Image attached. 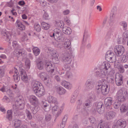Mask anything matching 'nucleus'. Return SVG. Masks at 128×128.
<instances>
[{"label": "nucleus", "mask_w": 128, "mask_h": 128, "mask_svg": "<svg viewBox=\"0 0 128 128\" xmlns=\"http://www.w3.org/2000/svg\"><path fill=\"white\" fill-rule=\"evenodd\" d=\"M41 25L42 28L46 30L48 29L50 26L48 24L44 22H43L41 23Z\"/></svg>", "instance_id": "obj_32"}, {"label": "nucleus", "mask_w": 128, "mask_h": 128, "mask_svg": "<svg viewBox=\"0 0 128 128\" xmlns=\"http://www.w3.org/2000/svg\"><path fill=\"white\" fill-rule=\"evenodd\" d=\"M37 66L38 68L40 70H42L44 68V63L42 61L37 62Z\"/></svg>", "instance_id": "obj_30"}, {"label": "nucleus", "mask_w": 128, "mask_h": 128, "mask_svg": "<svg viewBox=\"0 0 128 128\" xmlns=\"http://www.w3.org/2000/svg\"><path fill=\"white\" fill-rule=\"evenodd\" d=\"M48 102L51 104H56L58 103L57 99L52 96H49L47 98Z\"/></svg>", "instance_id": "obj_14"}, {"label": "nucleus", "mask_w": 128, "mask_h": 128, "mask_svg": "<svg viewBox=\"0 0 128 128\" xmlns=\"http://www.w3.org/2000/svg\"><path fill=\"white\" fill-rule=\"evenodd\" d=\"M5 66H4L0 67V79L4 76V69Z\"/></svg>", "instance_id": "obj_31"}, {"label": "nucleus", "mask_w": 128, "mask_h": 128, "mask_svg": "<svg viewBox=\"0 0 128 128\" xmlns=\"http://www.w3.org/2000/svg\"><path fill=\"white\" fill-rule=\"evenodd\" d=\"M8 88L7 86H3L0 89V90L2 92H6Z\"/></svg>", "instance_id": "obj_56"}, {"label": "nucleus", "mask_w": 128, "mask_h": 128, "mask_svg": "<svg viewBox=\"0 0 128 128\" xmlns=\"http://www.w3.org/2000/svg\"><path fill=\"white\" fill-rule=\"evenodd\" d=\"M12 46L14 48H17L18 47V45L16 41H14L12 42Z\"/></svg>", "instance_id": "obj_62"}, {"label": "nucleus", "mask_w": 128, "mask_h": 128, "mask_svg": "<svg viewBox=\"0 0 128 128\" xmlns=\"http://www.w3.org/2000/svg\"><path fill=\"white\" fill-rule=\"evenodd\" d=\"M116 82L118 86H120L123 83L122 78V75H116Z\"/></svg>", "instance_id": "obj_11"}, {"label": "nucleus", "mask_w": 128, "mask_h": 128, "mask_svg": "<svg viewBox=\"0 0 128 128\" xmlns=\"http://www.w3.org/2000/svg\"><path fill=\"white\" fill-rule=\"evenodd\" d=\"M38 76L41 79L44 81H46L47 80V74L45 72H40L38 74Z\"/></svg>", "instance_id": "obj_20"}, {"label": "nucleus", "mask_w": 128, "mask_h": 128, "mask_svg": "<svg viewBox=\"0 0 128 128\" xmlns=\"http://www.w3.org/2000/svg\"><path fill=\"white\" fill-rule=\"evenodd\" d=\"M34 28L37 32H40L41 30V28L39 24H35L34 25Z\"/></svg>", "instance_id": "obj_47"}, {"label": "nucleus", "mask_w": 128, "mask_h": 128, "mask_svg": "<svg viewBox=\"0 0 128 128\" xmlns=\"http://www.w3.org/2000/svg\"><path fill=\"white\" fill-rule=\"evenodd\" d=\"M22 122L18 119H15L12 121V124L15 128H18L21 126Z\"/></svg>", "instance_id": "obj_13"}, {"label": "nucleus", "mask_w": 128, "mask_h": 128, "mask_svg": "<svg viewBox=\"0 0 128 128\" xmlns=\"http://www.w3.org/2000/svg\"><path fill=\"white\" fill-rule=\"evenodd\" d=\"M97 110L99 114L102 113L104 110V106L102 102H99L97 106Z\"/></svg>", "instance_id": "obj_17"}, {"label": "nucleus", "mask_w": 128, "mask_h": 128, "mask_svg": "<svg viewBox=\"0 0 128 128\" xmlns=\"http://www.w3.org/2000/svg\"><path fill=\"white\" fill-rule=\"evenodd\" d=\"M115 114V113L113 111H109L107 112L105 114L104 117L108 120H110L114 118Z\"/></svg>", "instance_id": "obj_9"}, {"label": "nucleus", "mask_w": 128, "mask_h": 128, "mask_svg": "<svg viewBox=\"0 0 128 128\" xmlns=\"http://www.w3.org/2000/svg\"><path fill=\"white\" fill-rule=\"evenodd\" d=\"M86 86L87 88L92 89L94 87L93 82L90 80H88L86 82Z\"/></svg>", "instance_id": "obj_24"}, {"label": "nucleus", "mask_w": 128, "mask_h": 128, "mask_svg": "<svg viewBox=\"0 0 128 128\" xmlns=\"http://www.w3.org/2000/svg\"><path fill=\"white\" fill-rule=\"evenodd\" d=\"M123 39L125 40L126 38H128V31L125 32L123 34Z\"/></svg>", "instance_id": "obj_54"}, {"label": "nucleus", "mask_w": 128, "mask_h": 128, "mask_svg": "<svg viewBox=\"0 0 128 128\" xmlns=\"http://www.w3.org/2000/svg\"><path fill=\"white\" fill-rule=\"evenodd\" d=\"M102 66L103 68L102 69H104L108 72H110V73L112 72V70L110 68V65L108 63L106 62L104 63Z\"/></svg>", "instance_id": "obj_15"}, {"label": "nucleus", "mask_w": 128, "mask_h": 128, "mask_svg": "<svg viewBox=\"0 0 128 128\" xmlns=\"http://www.w3.org/2000/svg\"><path fill=\"white\" fill-rule=\"evenodd\" d=\"M56 26L60 28H62L64 26V23L62 21L58 20L56 21Z\"/></svg>", "instance_id": "obj_38"}, {"label": "nucleus", "mask_w": 128, "mask_h": 128, "mask_svg": "<svg viewBox=\"0 0 128 128\" xmlns=\"http://www.w3.org/2000/svg\"><path fill=\"white\" fill-rule=\"evenodd\" d=\"M62 30L63 32L66 34L69 35L72 32L71 29L70 28L67 26L63 27Z\"/></svg>", "instance_id": "obj_22"}, {"label": "nucleus", "mask_w": 128, "mask_h": 128, "mask_svg": "<svg viewBox=\"0 0 128 128\" xmlns=\"http://www.w3.org/2000/svg\"><path fill=\"white\" fill-rule=\"evenodd\" d=\"M120 24L121 26H123L124 30H126L127 26L126 22L125 21H122L120 22Z\"/></svg>", "instance_id": "obj_45"}, {"label": "nucleus", "mask_w": 128, "mask_h": 128, "mask_svg": "<svg viewBox=\"0 0 128 128\" xmlns=\"http://www.w3.org/2000/svg\"><path fill=\"white\" fill-rule=\"evenodd\" d=\"M32 112L34 114H36L40 110V108L38 106L32 107L31 108Z\"/></svg>", "instance_id": "obj_36"}, {"label": "nucleus", "mask_w": 128, "mask_h": 128, "mask_svg": "<svg viewBox=\"0 0 128 128\" xmlns=\"http://www.w3.org/2000/svg\"><path fill=\"white\" fill-rule=\"evenodd\" d=\"M114 21L111 18H110L108 24L107 25V26L109 28V30L107 34V36L109 38H110L112 35V32L114 29V27L113 26Z\"/></svg>", "instance_id": "obj_7"}, {"label": "nucleus", "mask_w": 128, "mask_h": 128, "mask_svg": "<svg viewBox=\"0 0 128 128\" xmlns=\"http://www.w3.org/2000/svg\"><path fill=\"white\" fill-rule=\"evenodd\" d=\"M115 55L117 56H120L124 54L125 49L124 47L121 45L116 46L114 50Z\"/></svg>", "instance_id": "obj_5"}, {"label": "nucleus", "mask_w": 128, "mask_h": 128, "mask_svg": "<svg viewBox=\"0 0 128 128\" xmlns=\"http://www.w3.org/2000/svg\"><path fill=\"white\" fill-rule=\"evenodd\" d=\"M120 60L122 62H125L127 60V58L125 55H124L120 57Z\"/></svg>", "instance_id": "obj_46"}, {"label": "nucleus", "mask_w": 128, "mask_h": 128, "mask_svg": "<svg viewBox=\"0 0 128 128\" xmlns=\"http://www.w3.org/2000/svg\"><path fill=\"white\" fill-rule=\"evenodd\" d=\"M52 64L51 63L50 61L47 60H46L44 62V67L45 68H47V67H48V66H50V65Z\"/></svg>", "instance_id": "obj_48"}, {"label": "nucleus", "mask_w": 128, "mask_h": 128, "mask_svg": "<svg viewBox=\"0 0 128 128\" xmlns=\"http://www.w3.org/2000/svg\"><path fill=\"white\" fill-rule=\"evenodd\" d=\"M43 17V18L45 20H48L49 18L48 14L46 12L44 14Z\"/></svg>", "instance_id": "obj_61"}, {"label": "nucleus", "mask_w": 128, "mask_h": 128, "mask_svg": "<svg viewBox=\"0 0 128 128\" xmlns=\"http://www.w3.org/2000/svg\"><path fill=\"white\" fill-rule=\"evenodd\" d=\"M103 121L102 120H100L99 122L97 128H103Z\"/></svg>", "instance_id": "obj_51"}, {"label": "nucleus", "mask_w": 128, "mask_h": 128, "mask_svg": "<svg viewBox=\"0 0 128 128\" xmlns=\"http://www.w3.org/2000/svg\"><path fill=\"white\" fill-rule=\"evenodd\" d=\"M110 73V72L105 70L104 69H102L101 70L100 72V78H105L107 77L108 75Z\"/></svg>", "instance_id": "obj_23"}, {"label": "nucleus", "mask_w": 128, "mask_h": 128, "mask_svg": "<svg viewBox=\"0 0 128 128\" xmlns=\"http://www.w3.org/2000/svg\"><path fill=\"white\" fill-rule=\"evenodd\" d=\"M13 76L14 80L15 82H18L20 80V77L19 75L18 74H16V75L14 74Z\"/></svg>", "instance_id": "obj_44"}, {"label": "nucleus", "mask_w": 128, "mask_h": 128, "mask_svg": "<svg viewBox=\"0 0 128 128\" xmlns=\"http://www.w3.org/2000/svg\"><path fill=\"white\" fill-rule=\"evenodd\" d=\"M116 55L114 54L109 58H108L106 60L109 62L112 63L116 61Z\"/></svg>", "instance_id": "obj_33"}, {"label": "nucleus", "mask_w": 128, "mask_h": 128, "mask_svg": "<svg viewBox=\"0 0 128 128\" xmlns=\"http://www.w3.org/2000/svg\"><path fill=\"white\" fill-rule=\"evenodd\" d=\"M47 101H45L44 102H42V108L45 107L47 106H48L49 104L47 103Z\"/></svg>", "instance_id": "obj_64"}, {"label": "nucleus", "mask_w": 128, "mask_h": 128, "mask_svg": "<svg viewBox=\"0 0 128 128\" xmlns=\"http://www.w3.org/2000/svg\"><path fill=\"white\" fill-rule=\"evenodd\" d=\"M6 40L7 41H10L11 39V35L9 33H7L6 34Z\"/></svg>", "instance_id": "obj_60"}, {"label": "nucleus", "mask_w": 128, "mask_h": 128, "mask_svg": "<svg viewBox=\"0 0 128 128\" xmlns=\"http://www.w3.org/2000/svg\"><path fill=\"white\" fill-rule=\"evenodd\" d=\"M112 99L111 97L106 98L104 100V104L106 106H110L112 103Z\"/></svg>", "instance_id": "obj_21"}, {"label": "nucleus", "mask_w": 128, "mask_h": 128, "mask_svg": "<svg viewBox=\"0 0 128 128\" xmlns=\"http://www.w3.org/2000/svg\"><path fill=\"white\" fill-rule=\"evenodd\" d=\"M6 92L10 97H12L13 96V95L12 92V90H10L9 88H8Z\"/></svg>", "instance_id": "obj_49"}, {"label": "nucleus", "mask_w": 128, "mask_h": 128, "mask_svg": "<svg viewBox=\"0 0 128 128\" xmlns=\"http://www.w3.org/2000/svg\"><path fill=\"white\" fill-rule=\"evenodd\" d=\"M110 73L106 77L107 80L108 82L110 83H113L114 82V74Z\"/></svg>", "instance_id": "obj_16"}, {"label": "nucleus", "mask_w": 128, "mask_h": 128, "mask_svg": "<svg viewBox=\"0 0 128 128\" xmlns=\"http://www.w3.org/2000/svg\"><path fill=\"white\" fill-rule=\"evenodd\" d=\"M16 105L19 109H23L24 106V101L22 96H19L17 97L15 102Z\"/></svg>", "instance_id": "obj_6"}, {"label": "nucleus", "mask_w": 128, "mask_h": 128, "mask_svg": "<svg viewBox=\"0 0 128 128\" xmlns=\"http://www.w3.org/2000/svg\"><path fill=\"white\" fill-rule=\"evenodd\" d=\"M122 101H120L117 99L114 104V108L116 109L118 108L121 104V103Z\"/></svg>", "instance_id": "obj_39"}, {"label": "nucleus", "mask_w": 128, "mask_h": 128, "mask_svg": "<svg viewBox=\"0 0 128 128\" xmlns=\"http://www.w3.org/2000/svg\"><path fill=\"white\" fill-rule=\"evenodd\" d=\"M114 54V52L110 51H108L106 53L105 56L106 59V60L108 58H109Z\"/></svg>", "instance_id": "obj_35"}, {"label": "nucleus", "mask_w": 128, "mask_h": 128, "mask_svg": "<svg viewBox=\"0 0 128 128\" xmlns=\"http://www.w3.org/2000/svg\"><path fill=\"white\" fill-rule=\"evenodd\" d=\"M117 124L120 127L124 128L126 125V122L124 120L120 119L117 121Z\"/></svg>", "instance_id": "obj_18"}, {"label": "nucleus", "mask_w": 128, "mask_h": 128, "mask_svg": "<svg viewBox=\"0 0 128 128\" xmlns=\"http://www.w3.org/2000/svg\"><path fill=\"white\" fill-rule=\"evenodd\" d=\"M59 109L56 106H54L52 108V112L54 115H55L56 117H57L58 116V115L60 114V112L59 111Z\"/></svg>", "instance_id": "obj_19"}, {"label": "nucleus", "mask_w": 128, "mask_h": 128, "mask_svg": "<svg viewBox=\"0 0 128 128\" xmlns=\"http://www.w3.org/2000/svg\"><path fill=\"white\" fill-rule=\"evenodd\" d=\"M92 104V102L90 101L89 100H87L84 103V106L87 108L90 107Z\"/></svg>", "instance_id": "obj_41"}, {"label": "nucleus", "mask_w": 128, "mask_h": 128, "mask_svg": "<svg viewBox=\"0 0 128 128\" xmlns=\"http://www.w3.org/2000/svg\"><path fill=\"white\" fill-rule=\"evenodd\" d=\"M25 50H14V56L18 57L24 54L25 55Z\"/></svg>", "instance_id": "obj_10"}, {"label": "nucleus", "mask_w": 128, "mask_h": 128, "mask_svg": "<svg viewBox=\"0 0 128 128\" xmlns=\"http://www.w3.org/2000/svg\"><path fill=\"white\" fill-rule=\"evenodd\" d=\"M54 31L56 34H59L60 35H61L62 32L61 31L58 29H55Z\"/></svg>", "instance_id": "obj_63"}, {"label": "nucleus", "mask_w": 128, "mask_h": 128, "mask_svg": "<svg viewBox=\"0 0 128 128\" xmlns=\"http://www.w3.org/2000/svg\"><path fill=\"white\" fill-rule=\"evenodd\" d=\"M32 87L34 92L38 96L40 97L44 94L45 91L44 87L39 82H34Z\"/></svg>", "instance_id": "obj_2"}, {"label": "nucleus", "mask_w": 128, "mask_h": 128, "mask_svg": "<svg viewBox=\"0 0 128 128\" xmlns=\"http://www.w3.org/2000/svg\"><path fill=\"white\" fill-rule=\"evenodd\" d=\"M12 117V111L11 110H8L6 116V119L10 121H11Z\"/></svg>", "instance_id": "obj_28"}, {"label": "nucleus", "mask_w": 128, "mask_h": 128, "mask_svg": "<svg viewBox=\"0 0 128 128\" xmlns=\"http://www.w3.org/2000/svg\"><path fill=\"white\" fill-rule=\"evenodd\" d=\"M71 43L69 40H68L66 41L64 44V47L67 49H69L71 48Z\"/></svg>", "instance_id": "obj_34"}, {"label": "nucleus", "mask_w": 128, "mask_h": 128, "mask_svg": "<svg viewBox=\"0 0 128 128\" xmlns=\"http://www.w3.org/2000/svg\"><path fill=\"white\" fill-rule=\"evenodd\" d=\"M61 35H60L59 34H55V36L54 37V39L56 40L59 41L61 40V37L60 36Z\"/></svg>", "instance_id": "obj_50"}, {"label": "nucleus", "mask_w": 128, "mask_h": 128, "mask_svg": "<svg viewBox=\"0 0 128 128\" xmlns=\"http://www.w3.org/2000/svg\"><path fill=\"white\" fill-rule=\"evenodd\" d=\"M30 103L32 105H37L38 103V100L35 96L32 95L30 96Z\"/></svg>", "instance_id": "obj_12"}, {"label": "nucleus", "mask_w": 128, "mask_h": 128, "mask_svg": "<svg viewBox=\"0 0 128 128\" xmlns=\"http://www.w3.org/2000/svg\"><path fill=\"white\" fill-rule=\"evenodd\" d=\"M25 64L27 68H29L30 66V62L29 60H27L25 62Z\"/></svg>", "instance_id": "obj_58"}, {"label": "nucleus", "mask_w": 128, "mask_h": 128, "mask_svg": "<svg viewBox=\"0 0 128 128\" xmlns=\"http://www.w3.org/2000/svg\"><path fill=\"white\" fill-rule=\"evenodd\" d=\"M71 54L66 50L62 51V61L68 64H70L72 61Z\"/></svg>", "instance_id": "obj_4"}, {"label": "nucleus", "mask_w": 128, "mask_h": 128, "mask_svg": "<svg viewBox=\"0 0 128 128\" xmlns=\"http://www.w3.org/2000/svg\"><path fill=\"white\" fill-rule=\"evenodd\" d=\"M67 64L64 65L62 67V70L66 71V73L69 70L70 68V65Z\"/></svg>", "instance_id": "obj_40"}, {"label": "nucleus", "mask_w": 128, "mask_h": 128, "mask_svg": "<svg viewBox=\"0 0 128 128\" xmlns=\"http://www.w3.org/2000/svg\"><path fill=\"white\" fill-rule=\"evenodd\" d=\"M18 28L21 30H24L25 29V26L23 25L22 23L21 24H18Z\"/></svg>", "instance_id": "obj_55"}, {"label": "nucleus", "mask_w": 128, "mask_h": 128, "mask_svg": "<svg viewBox=\"0 0 128 128\" xmlns=\"http://www.w3.org/2000/svg\"><path fill=\"white\" fill-rule=\"evenodd\" d=\"M120 110L121 112H124L126 111L128 109L126 105L122 104L120 107Z\"/></svg>", "instance_id": "obj_42"}, {"label": "nucleus", "mask_w": 128, "mask_h": 128, "mask_svg": "<svg viewBox=\"0 0 128 128\" xmlns=\"http://www.w3.org/2000/svg\"><path fill=\"white\" fill-rule=\"evenodd\" d=\"M26 114H27V116L29 119H32V117L31 113L28 110H26Z\"/></svg>", "instance_id": "obj_52"}, {"label": "nucleus", "mask_w": 128, "mask_h": 128, "mask_svg": "<svg viewBox=\"0 0 128 128\" xmlns=\"http://www.w3.org/2000/svg\"><path fill=\"white\" fill-rule=\"evenodd\" d=\"M88 119L90 122L91 123L94 124L95 122V119L94 118L93 116H90Z\"/></svg>", "instance_id": "obj_57"}, {"label": "nucleus", "mask_w": 128, "mask_h": 128, "mask_svg": "<svg viewBox=\"0 0 128 128\" xmlns=\"http://www.w3.org/2000/svg\"><path fill=\"white\" fill-rule=\"evenodd\" d=\"M52 118V116L50 114L46 113L45 114L44 120L47 122L50 121Z\"/></svg>", "instance_id": "obj_37"}, {"label": "nucleus", "mask_w": 128, "mask_h": 128, "mask_svg": "<svg viewBox=\"0 0 128 128\" xmlns=\"http://www.w3.org/2000/svg\"><path fill=\"white\" fill-rule=\"evenodd\" d=\"M32 50L35 56H38L39 54L40 50L38 48L34 46Z\"/></svg>", "instance_id": "obj_29"}, {"label": "nucleus", "mask_w": 128, "mask_h": 128, "mask_svg": "<svg viewBox=\"0 0 128 128\" xmlns=\"http://www.w3.org/2000/svg\"><path fill=\"white\" fill-rule=\"evenodd\" d=\"M96 98V96L94 94H90L88 96V100H89L92 102L95 100Z\"/></svg>", "instance_id": "obj_43"}, {"label": "nucleus", "mask_w": 128, "mask_h": 128, "mask_svg": "<svg viewBox=\"0 0 128 128\" xmlns=\"http://www.w3.org/2000/svg\"><path fill=\"white\" fill-rule=\"evenodd\" d=\"M104 126H103V128H110V124L108 122H106L104 123Z\"/></svg>", "instance_id": "obj_59"}, {"label": "nucleus", "mask_w": 128, "mask_h": 128, "mask_svg": "<svg viewBox=\"0 0 128 128\" xmlns=\"http://www.w3.org/2000/svg\"><path fill=\"white\" fill-rule=\"evenodd\" d=\"M62 85L68 89H70L72 87V84L69 82L65 81H63L62 82Z\"/></svg>", "instance_id": "obj_25"}, {"label": "nucleus", "mask_w": 128, "mask_h": 128, "mask_svg": "<svg viewBox=\"0 0 128 128\" xmlns=\"http://www.w3.org/2000/svg\"><path fill=\"white\" fill-rule=\"evenodd\" d=\"M56 91L60 94H64L66 92V90L62 87H58L56 88Z\"/></svg>", "instance_id": "obj_27"}, {"label": "nucleus", "mask_w": 128, "mask_h": 128, "mask_svg": "<svg viewBox=\"0 0 128 128\" xmlns=\"http://www.w3.org/2000/svg\"><path fill=\"white\" fill-rule=\"evenodd\" d=\"M46 70L48 72H50L51 73L54 72V70L55 69V67H54V65L53 64L48 67H47V68H45Z\"/></svg>", "instance_id": "obj_26"}, {"label": "nucleus", "mask_w": 128, "mask_h": 128, "mask_svg": "<svg viewBox=\"0 0 128 128\" xmlns=\"http://www.w3.org/2000/svg\"><path fill=\"white\" fill-rule=\"evenodd\" d=\"M20 73L22 80L25 82H27L28 79L25 70L22 68H20Z\"/></svg>", "instance_id": "obj_8"}, {"label": "nucleus", "mask_w": 128, "mask_h": 128, "mask_svg": "<svg viewBox=\"0 0 128 128\" xmlns=\"http://www.w3.org/2000/svg\"><path fill=\"white\" fill-rule=\"evenodd\" d=\"M107 82L104 79H102L99 80L96 86V90L98 94L102 93L106 95L108 93L109 91V88L107 85Z\"/></svg>", "instance_id": "obj_1"}, {"label": "nucleus", "mask_w": 128, "mask_h": 128, "mask_svg": "<svg viewBox=\"0 0 128 128\" xmlns=\"http://www.w3.org/2000/svg\"><path fill=\"white\" fill-rule=\"evenodd\" d=\"M128 95L127 91L121 89L116 94V98L118 101L123 102L126 100Z\"/></svg>", "instance_id": "obj_3"}, {"label": "nucleus", "mask_w": 128, "mask_h": 128, "mask_svg": "<svg viewBox=\"0 0 128 128\" xmlns=\"http://www.w3.org/2000/svg\"><path fill=\"white\" fill-rule=\"evenodd\" d=\"M14 3L12 0H10L9 2H7L6 3V4L8 6L11 8L12 7Z\"/></svg>", "instance_id": "obj_53"}]
</instances>
